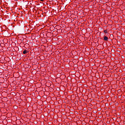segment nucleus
Segmentation results:
<instances>
[{
	"mask_svg": "<svg viewBox=\"0 0 125 125\" xmlns=\"http://www.w3.org/2000/svg\"><path fill=\"white\" fill-rule=\"evenodd\" d=\"M104 33H105V34H107L108 33V31L107 30H104Z\"/></svg>",
	"mask_w": 125,
	"mask_h": 125,
	"instance_id": "nucleus-3",
	"label": "nucleus"
},
{
	"mask_svg": "<svg viewBox=\"0 0 125 125\" xmlns=\"http://www.w3.org/2000/svg\"><path fill=\"white\" fill-rule=\"evenodd\" d=\"M104 41H108V37H107V36H104Z\"/></svg>",
	"mask_w": 125,
	"mask_h": 125,
	"instance_id": "nucleus-1",
	"label": "nucleus"
},
{
	"mask_svg": "<svg viewBox=\"0 0 125 125\" xmlns=\"http://www.w3.org/2000/svg\"><path fill=\"white\" fill-rule=\"evenodd\" d=\"M41 1H43L44 0H40Z\"/></svg>",
	"mask_w": 125,
	"mask_h": 125,
	"instance_id": "nucleus-4",
	"label": "nucleus"
},
{
	"mask_svg": "<svg viewBox=\"0 0 125 125\" xmlns=\"http://www.w3.org/2000/svg\"><path fill=\"white\" fill-rule=\"evenodd\" d=\"M27 50H25L23 51L22 53L23 54H26L27 53Z\"/></svg>",
	"mask_w": 125,
	"mask_h": 125,
	"instance_id": "nucleus-2",
	"label": "nucleus"
}]
</instances>
